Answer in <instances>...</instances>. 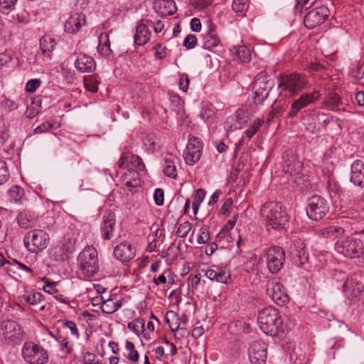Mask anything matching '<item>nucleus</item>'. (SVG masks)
<instances>
[{"label":"nucleus","instance_id":"f257e3e1","mask_svg":"<svg viewBox=\"0 0 364 364\" xmlns=\"http://www.w3.org/2000/svg\"><path fill=\"white\" fill-rule=\"evenodd\" d=\"M257 323L262 331L267 335L279 336L285 332L282 316L279 310L274 306H266L260 310Z\"/></svg>","mask_w":364,"mask_h":364},{"label":"nucleus","instance_id":"f03ea898","mask_svg":"<svg viewBox=\"0 0 364 364\" xmlns=\"http://www.w3.org/2000/svg\"><path fill=\"white\" fill-rule=\"evenodd\" d=\"M260 215L268 230H282L285 228L289 220L286 210L276 201L264 203L260 209Z\"/></svg>","mask_w":364,"mask_h":364},{"label":"nucleus","instance_id":"7ed1b4c3","mask_svg":"<svg viewBox=\"0 0 364 364\" xmlns=\"http://www.w3.org/2000/svg\"><path fill=\"white\" fill-rule=\"evenodd\" d=\"M77 261L86 280L90 279L99 270L97 252L94 247H85L79 254Z\"/></svg>","mask_w":364,"mask_h":364},{"label":"nucleus","instance_id":"20e7f679","mask_svg":"<svg viewBox=\"0 0 364 364\" xmlns=\"http://www.w3.org/2000/svg\"><path fill=\"white\" fill-rule=\"evenodd\" d=\"M50 237L43 230H32L26 232L23 237V244L26 250L38 254L44 250L48 245Z\"/></svg>","mask_w":364,"mask_h":364},{"label":"nucleus","instance_id":"39448f33","mask_svg":"<svg viewBox=\"0 0 364 364\" xmlns=\"http://www.w3.org/2000/svg\"><path fill=\"white\" fill-rule=\"evenodd\" d=\"M279 87L288 92L290 96L299 94L308 84L306 77L296 73L283 75L279 77Z\"/></svg>","mask_w":364,"mask_h":364},{"label":"nucleus","instance_id":"423d86ee","mask_svg":"<svg viewBox=\"0 0 364 364\" xmlns=\"http://www.w3.org/2000/svg\"><path fill=\"white\" fill-rule=\"evenodd\" d=\"M274 82L266 73L262 72L255 77L252 85L253 100L255 104H262L269 96Z\"/></svg>","mask_w":364,"mask_h":364},{"label":"nucleus","instance_id":"0eeeda50","mask_svg":"<svg viewBox=\"0 0 364 364\" xmlns=\"http://www.w3.org/2000/svg\"><path fill=\"white\" fill-rule=\"evenodd\" d=\"M22 356L29 364H46L48 361L47 350L33 342H26L21 350Z\"/></svg>","mask_w":364,"mask_h":364},{"label":"nucleus","instance_id":"6e6552de","mask_svg":"<svg viewBox=\"0 0 364 364\" xmlns=\"http://www.w3.org/2000/svg\"><path fill=\"white\" fill-rule=\"evenodd\" d=\"M0 336L7 345H15L23 340L24 333L17 322L8 320L1 323Z\"/></svg>","mask_w":364,"mask_h":364},{"label":"nucleus","instance_id":"1a4fd4ad","mask_svg":"<svg viewBox=\"0 0 364 364\" xmlns=\"http://www.w3.org/2000/svg\"><path fill=\"white\" fill-rule=\"evenodd\" d=\"M306 211L311 220L318 221L323 219L328 213L329 204L322 196L314 195L308 199Z\"/></svg>","mask_w":364,"mask_h":364},{"label":"nucleus","instance_id":"9d476101","mask_svg":"<svg viewBox=\"0 0 364 364\" xmlns=\"http://www.w3.org/2000/svg\"><path fill=\"white\" fill-rule=\"evenodd\" d=\"M364 243L358 238L346 237L338 240L335 245V250L346 257H359L363 253Z\"/></svg>","mask_w":364,"mask_h":364},{"label":"nucleus","instance_id":"9b49d317","mask_svg":"<svg viewBox=\"0 0 364 364\" xmlns=\"http://www.w3.org/2000/svg\"><path fill=\"white\" fill-rule=\"evenodd\" d=\"M266 293L276 304L280 306L286 305L290 299L286 288L277 278L267 281Z\"/></svg>","mask_w":364,"mask_h":364},{"label":"nucleus","instance_id":"f8f14e48","mask_svg":"<svg viewBox=\"0 0 364 364\" xmlns=\"http://www.w3.org/2000/svg\"><path fill=\"white\" fill-rule=\"evenodd\" d=\"M330 16V10L325 6L310 10L304 18V23L309 29H313L323 23Z\"/></svg>","mask_w":364,"mask_h":364},{"label":"nucleus","instance_id":"ddd939ff","mask_svg":"<svg viewBox=\"0 0 364 364\" xmlns=\"http://www.w3.org/2000/svg\"><path fill=\"white\" fill-rule=\"evenodd\" d=\"M364 291V285L356 278L348 279L342 286V291L344 293L346 302L351 305L360 299Z\"/></svg>","mask_w":364,"mask_h":364},{"label":"nucleus","instance_id":"4468645a","mask_svg":"<svg viewBox=\"0 0 364 364\" xmlns=\"http://www.w3.org/2000/svg\"><path fill=\"white\" fill-rule=\"evenodd\" d=\"M203 151L202 141L198 137L188 140L186 149L183 152V158L186 164L193 166L200 159Z\"/></svg>","mask_w":364,"mask_h":364},{"label":"nucleus","instance_id":"2eb2a0df","mask_svg":"<svg viewBox=\"0 0 364 364\" xmlns=\"http://www.w3.org/2000/svg\"><path fill=\"white\" fill-rule=\"evenodd\" d=\"M285 260V252L279 247H272L267 252V264L269 272L277 273L283 267Z\"/></svg>","mask_w":364,"mask_h":364},{"label":"nucleus","instance_id":"dca6fc26","mask_svg":"<svg viewBox=\"0 0 364 364\" xmlns=\"http://www.w3.org/2000/svg\"><path fill=\"white\" fill-rule=\"evenodd\" d=\"M75 240L65 235L53 249V256L56 261H65L75 250Z\"/></svg>","mask_w":364,"mask_h":364},{"label":"nucleus","instance_id":"f3484780","mask_svg":"<svg viewBox=\"0 0 364 364\" xmlns=\"http://www.w3.org/2000/svg\"><path fill=\"white\" fill-rule=\"evenodd\" d=\"M318 100V95L316 92L301 95L291 103L290 110L288 112L289 117H295L300 110L315 103Z\"/></svg>","mask_w":364,"mask_h":364},{"label":"nucleus","instance_id":"a211bd4d","mask_svg":"<svg viewBox=\"0 0 364 364\" xmlns=\"http://www.w3.org/2000/svg\"><path fill=\"white\" fill-rule=\"evenodd\" d=\"M248 356L252 364H264L267 359V345L256 341L252 342L248 350Z\"/></svg>","mask_w":364,"mask_h":364},{"label":"nucleus","instance_id":"6ab92c4d","mask_svg":"<svg viewBox=\"0 0 364 364\" xmlns=\"http://www.w3.org/2000/svg\"><path fill=\"white\" fill-rule=\"evenodd\" d=\"M127 167L129 169H134L138 171H142L145 169V166L142 161V159L137 155L132 154L126 149H124L119 161V167L122 168L123 167Z\"/></svg>","mask_w":364,"mask_h":364},{"label":"nucleus","instance_id":"aec40b11","mask_svg":"<svg viewBox=\"0 0 364 364\" xmlns=\"http://www.w3.org/2000/svg\"><path fill=\"white\" fill-rule=\"evenodd\" d=\"M292 261L297 267H301L309 259V254L305 250V245L301 240H296L290 247Z\"/></svg>","mask_w":364,"mask_h":364},{"label":"nucleus","instance_id":"412c9836","mask_svg":"<svg viewBox=\"0 0 364 364\" xmlns=\"http://www.w3.org/2000/svg\"><path fill=\"white\" fill-rule=\"evenodd\" d=\"M149 19L141 20L136 27V32L134 36V42L138 46H144L150 39L151 32L148 28L152 24Z\"/></svg>","mask_w":364,"mask_h":364},{"label":"nucleus","instance_id":"4be33fe9","mask_svg":"<svg viewBox=\"0 0 364 364\" xmlns=\"http://www.w3.org/2000/svg\"><path fill=\"white\" fill-rule=\"evenodd\" d=\"M217 26L211 21L208 22V30L204 34L203 41V47L207 50L218 46L220 43V38L216 31Z\"/></svg>","mask_w":364,"mask_h":364},{"label":"nucleus","instance_id":"5701e85b","mask_svg":"<svg viewBox=\"0 0 364 364\" xmlns=\"http://www.w3.org/2000/svg\"><path fill=\"white\" fill-rule=\"evenodd\" d=\"M350 181L355 186L364 187V161L355 160L350 166Z\"/></svg>","mask_w":364,"mask_h":364},{"label":"nucleus","instance_id":"b1692460","mask_svg":"<svg viewBox=\"0 0 364 364\" xmlns=\"http://www.w3.org/2000/svg\"><path fill=\"white\" fill-rule=\"evenodd\" d=\"M86 18L82 13H74L65 23V31L69 33H76L80 28L85 26Z\"/></svg>","mask_w":364,"mask_h":364},{"label":"nucleus","instance_id":"393cba45","mask_svg":"<svg viewBox=\"0 0 364 364\" xmlns=\"http://www.w3.org/2000/svg\"><path fill=\"white\" fill-rule=\"evenodd\" d=\"M114 255L118 260L124 263L129 262L134 257L135 250L130 243L123 242L114 247Z\"/></svg>","mask_w":364,"mask_h":364},{"label":"nucleus","instance_id":"a878e982","mask_svg":"<svg viewBox=\"0 0 364 364\" xmlns=\"http://www.w3.org/2000/svg\"><path fill=\"white\" fill-rule=\"evenodd\" d=\"M115 215L114 213L109 212L103 216V220L101 225L102 237L105 240H109L114 235L115 229Z\"/></svg>","mask_w":364,"mask_h":364},{"label":"nucleus","instance_id":"bb28decb","mask_svg":"<svg viewBox=\"0 0 364 364\" xmlns=\"http://www.w3.org/2000/svg\"><path fill=\"white\" fill-rule=\"evenodd\" d=\"M249 118L248 112L246 109L240 108L235 112V117H229L225 122V127L228 131L238 129L242 128V125L247 122Z\"/></svg>","mask_w":364,"mask_h":364},{"label":"nucleus","instance_id":"cd10ccee","mask_svg":"<svg viewBox=\"0 0 364 364\" xmlns=\"http://www.w3.org/2000/svg\"><path fill=\"white\" fill-rule=\"evenodd\" d=\"M95 300H100L101 310L105 314H113L117 311L123 304V299L114 297L105 298L102 296Z\"/></svg>","mask_w":364,"mask_h":364},{"label":"nucleus","instance_id":"c85d7f7f","mask_svg":"<svg viewBox=\"0 0 364 364\" xmlns=\"http://www.w3.org/2000/svg\"><path fill=\"white\" fill-rule=\"evenodd\" d=\"M75 68L80 73H92L95 70V60L87 55H80L75 61Z\"/></svg>","mask_w":364,"mask_h":364},{"label":"nucleus","instance_id":"c756f323","mask_svg":"<svg viewBox=\"0 0 364 364\" xmlns=\"http://www.w3.org/2000/svg\"><path fill=\"white\" fill-rule=\"evenodd\" d=\"M205 277L211 281H215L222 284H228L230 280V273L222 269H208L205 274Z\"/></svg>","mask_w":364,"mask_h":364},{"label":"nucleus","instance_id":"7c9ffc66","mask_svg":"<svg viewBox=\"0 0 364 364\" xmlns=\"http://www.w3.org/2000/svg\"><path fill=\"white\" fill-rule=\"evenodd\" d=\"M139 172L134 169H128L122 173V181L127 188H137L141 185Z\"/></svg>","mask_w":364,"mask_h":364},{"label":"nucleus","instance_id":"2f4dec72","mask_svg":"<svg viewBox=\"0 0 364 364\" xmlns=\"http://www.w3.org/2000/svg\"><path fill=\"white\" fill-rule=\"evenodd\" d=\"M56 45L55 40L50 36H44L40 39L41 55L50 60Z\"/></svg>","mask_w":364,"mask_h":364},{"label":"nucleus","instance_id":"473e14b6","mask_svg":"<svg viewBox=\"0 0 364 364\" xmlns=\"http://www.w3.org/2000/svg\"><path fill=\"white\" fill-rule=\"evenodd\" d=\"M154 8L158 9L164 16H171L174 14L177 8L173 0H157L154 2Z\"/></svg>","mask_w":364,"mask_h":364},{"label":"nucleus","instance_id":"72a5a7b5","mask_svg":"<svg viewBox=\"0 0 364 364\" xmlns=\"http://www.w3.org/2000/svg\"><path fill=\"white\" fill-rule=\"evenodd\" d=\"M44 296L38 291L26 292L21 297V301L33 306H38L43 303Z\"/></svg>","mask_w":364,"mask_h":364},{"label":"nucleus","instance_id":"f704fd0d","mask_svg":"<svg viewBox=\"0 0 364 364\" xmlns=\"http://www.w3.org/2000/svg\"><path fill=\"white\" fill-rule=\"evenodd\" d=\"M16 220L20 228L23 229L32 228L36 222L33 215L31 212L27 210L19 213Z\"/></svg>","mask_w":364,"mask_h":364},{"label":"nucleus","instance_id":"c9c22d12","mask_svg":"<svg viewBox=\"0 0 364 364\" xmlns=\"http://www.w3.org/2000/svg\"><path fill=\"white\" fill-rule=\"evenodd\" d=\"M178 159L170 155L168 158H164V173L167 176L175 178L177 176L176 163Z\"/></svg>","mask_w":364,"mask_h":364},{"label":"nucleus","instance_id":"e433bc0d","mask_svg":"<svg viewBox=\"0 0 364 364\" xmlns=\"http://www.w3.org/2000/svg\"><path fill=\"white\" fill-rule=\"evenodd\" d=\"M344 232V229L338 225H330L320 230L321 235L331 240L337 239L343 235Z\"/></svg>","mask_w":364,"mask_h":364},{"label":"nucleus","instance_id":"4c0bfd02","mask_svg":"<svg viewBox=\"0 0 364 364\" xmlns=\"http://www.w3.org/2000/svg\"><path fill=\"white\" fill-rule=\"evenodd\" d=\"M97 51L102 55L107 56L111 53L110 42L107 33H102L98 38Z\"/></svg>","mask_w":364,"mask_h":364},{"label":"nucleus","instance_id":"58836bf2","mask_svg":"<svg viewBox=\"0 0 364 364\" xmlns=\"http://www.w3.org/2000/svg\"><path fill=\"white\" fill-rule=\"evenodd\" d=\"M301 120L306 130L311 133H316L318 131L316 124L317 117L314 114L305 112Z\"/></svg>","mask_w":364,"mask_h":364},{"label":"nucleus","instance_id":"ea45409f","mask_svg":"<svg viewBox=\"0 0 364 364\" xmlns=\"http://www.w3.org/2000/svg\"><path fill=\"white\" fill-rule=\"evenodd\" d=\"M144 146L151 151L159 148V140L154 134H148L144 139Z\"/></svg>","mask_w":364,"mask_h":364},{"label":"nucleus","instance_id":"a19ab883","mask_svg":"<svg viewBox=\"0 0 364 364\" xmlns=\"http://www.w3.org/2000/svg\"><path fill=\"white\" fill-rule=\"evenodd\" d=\"M166 321L168 324L172 331L179 330L180 323H176L175 320H179L178 315L173 311H167L166 316Z\"/></svg>","mask_w":364,"mask_h":364},{"label":"nucleus","instance_id":"79ce46f5","mask_svg":"<svg viewBox=\"0 0 364 364\" xmlns=\"http://www.w3.org/2000/svg\"><path fill=\"white\" fill-rule=\"evenodd\" d=\"M341 102V99L338 94H331L324 102L323 105L330 110H336Z\"/></svg>","mask_w":364,"mask_h":364},{"label":"nucleus","instance_id":"37998d69","mask_svg":"<svg viewBox=\"0 0 364 364\" xmlns=\"http://www.w3.org/2000/svg\"><path fill=\"white\" fill-rule=\"evenodd\" d=\"M153 282L156 285H159V283L164 284H172L174 283L173 273L170 270H166L163 274L159 275L157 278H154Z\"/></svg>","mask_w":364,"mask_h":364},{"label":"nucleus","instance_id":"c03bdc74","mask_svg":"<svg viewBox=\"0 0 364 364\" xmlns=\"http://www.w3.org/2000/svg\"><path fill=\"white\" fill-rule=\"evenodd\" d=\"M10 200L12 202H19L24 196V191L18 186H14L9 190Z\"/></svg>","mask_w":364,"mask_h":364},{"label":"nucleus","instance_id":"a18cd8bd","mask_svg":"<svg viewBox=\"0 0 364 364\" xmlns=\"http://www.w3.org/2000/svg\"><path fill=\"white\" fill-rule=\"evenodd\" d=\"M264 123V120L261 119H256L253 121L252 124L245 132V134L250 139L260 129Z\"/></svg>","mask_w":364,"mask_h":364},{"label":"nucleus","instance_id":"49530a36","mask_svg":"<svg viewBox=\"0 0 364 364\" xmlns=\"http://www.w3.org/2000/svg\"><path fill=\"white\" fill-rule=\"evenodd\" d=\"M125 348L129 352L127 358L132 362H137L139 360L138 351L135 349L134 344L128 340L125 342Z\"/></svg>","mask_w":364,"mask_h":364},{"label":"nucleus","instance_id":"de8ad7c7","mask_svg":"<svg viewBox=\"0 0 364 364\" xmlns=\"http://www.w3.org/2000/svg\"><path fill=\"white\" fill-rule=\"evenodd\" d=\"M128 328L132 330L135 333L145 331V320L144 318H136L128 323Z\"/></svg>","mask_w":364,"mask_h":364},{"label":"nucleus","instance_id":"09e8293b","mask_svg":"<svg viewBox=\"0 0 364 364\" xmlns=\"http://www.w3.org/2000/svg\"><path fill=\"white\" fill-rule=\"evenodd\" d=\"M238 60L242 63H247L251 60V51L246 46H240L237 50Z\"/></svg>","mask_w":364,"mask_h":364},{"label":"nucleus","instance_id":"8fccbe9b","mask_svg":"<svg viewBox=\"0 0 364 364\" xmlns=\"http://www.w3.org/2000/svg\"><path fill=\"white\" fill-rule=\"evenodd\" d=\"M18 0H0V12L9 14L14 10Z\"/></svg>","mask_w":364,"mask_h":364},{"label":"nucleus","instance_id":"3c124183","mask_svg":"<svg viewBox=\"0 0 364 364\" xmlns=\"http://www.w3.org/2000/svg\"><path fill=\"white\" fill-rule=\"evenodd\" d=\"M191 228L192 224L190 222L183 223L178 225L176 234L179 237H186Z\"/></svg>","mask_w":364,"mask_h":364},{"label":"nucleus","instance_id":"603ef678","mask_svg":"<svg viewBox=\"0 0 364 364\" xmlns=\"http://www.w3.org/2000/svg\"><path fill=\"white\" fill-rule=\"evenodd\" d=\"M62 328L63 329H69L71 335L75 338H78L80 333L77 327L76 323L73 321H66L63 322Z\"/></svg>","mask_w":364,"mask_h":364},{"label":"nucleus","instance_id":"864d4df0","mask_svg":"<svg viewBox=\"0 0 364 364\" xmlns=\"http://www.w3.org/2000/svg\"><path fill=\"white\" fill-rule=\"evenodd\" d=\"M296 11L301 13L303 9H310L317 0H296Z\"/></svg>","mask_w":364,"mask_h":364},{"label":"nucleus","instance_id":"5fc2aeb1","mask_svg":"<svg viewBox=\"0 0 364 364\" xmlns=\"http://www.w3.org/2000/svg\"><path fill=\"white\" fill-rule=\"evenodd\" d=\"M249 0H233L232 8L236 13H243L247 9Z\"/></svg>","mask_w":364,"mask_h":364},{"label":"nucleus","instance_id":"6e6d98bb","mask_svg":"<svg viewBox=\"0 0 364 364\" xmlns=\"http://www.w3.org/2000/svg\"><path fill=\"white\" fill-rule=\"evenodd\" d=\"M11 18V21L16 22L18 23L26 24L29 22V16L24 11L16 14V15L12 16Z\"/></svg>","mask_w":364,"mask_h":364},{"label":"nucleus","instance_id":"4d7b16f0","mask_svg":"<svg viewBox=\"0 0 364 364\" xmlns=\"http://www.w3.org/2000/svg\"><path fill=\"white\" fill-rule=\"evenodd\" d=\"M9 178V171L4 161L0 159V185L6 183Z\"/></svg>","mask_w":364,"mask_h":364},{"label":"nucleus","instance_id":"13d9d810","mask_svg":"<svg viewBox=\"0 0 364 364\" xmlns=\"http://www.w3.org/2000/svg\"><path fill=\"white\" fill-rule=\"evenodd\" d=\"M209 237L210 235L208 228L205 226L200 228L197 237L198 243L200 245L205 244L209 240Z\"/></svg>","mask_w":364,"mask_h":364},{"label":"nucleus","instance_id":"bf43d9fd","mask_svg":"<svg viewBox=\"0 0 364 364\" xmlns=\"http://www.w3.org/2000/svg\"><path fill=\"white\" fill-rule=\"evenodd\" d=\"M43 282L45 283L43 289L50 294H54L58 292V290L56 289V283L53 282H50L48 279L43 278Z\"/></svg>","mask_w":364,"mask_h":364},{"label":"nucleus","instance_id":"052dcab7","mask_svg":"<svg viewBox=\"0 0 364 364\" xmlns=\"http://www.w3.org/2000/svg\"><path fill=\"white\" fill-rule=\"evenodd\" d=\"M41 81L39 79H31L26 85V90L28 92L33 93L41 86Z\"/></svg>","mask_w":364,"mask_h":364},{"label":"nucleus","instance_id":"680f3d73","mask_svg":"<svg viewBox=\"0 0 364 364\" xmlns=\"http://www.w3.org/2000/svg\"><path fill=\"white\" fill-rule=\"evenodd\" d=\"M327 189L331 198H335L339 192V186L335 181L331 180L328 181Z\"/></svg>","mask_w":364,"mask_h":364},{"label":"nucleus","instance_id":"e2e57ef3","mask_svg":"<svg viewBox=\"0 0 364 364\" xmlns=\"http://www.w3.org/2000/svg\"><path fill=\"white\" fill-rule=\"evenodd\" d=\"M197 44V38L193 34L188 35L184 39L183 45L188 49H192Z\"/></svg>","mask_w":364,"mask_h":364},{"label":"nucleus","instance_id":"0e129e2a","mask_svg":"<svg viewBox=\"0 0 364 364\" xmlns=\"http://www.w3.org/2000/svg\"><path fill=\"white\" fill-rule=\"evenodd\" d=\"M58 341L60 342L61 350L63 351L65 354H70L73 348L69 344L68 338H61L60 336Z\"/></svg>","mask_w":364,"mask_h":364},{"label":"nucleus","instance_id":"69168bd1","mask_svg":"<svg viewBox=\"0 0 364 364\" xmlns=\"http://www.w3.org/2000/svg\"><path fill=\"white\" fill-rule=\"evenodd\" d=\"M154 51V57L156 59L162 60L166 55V48L162 47L161 44H158L153 48Z\"/></svg>","mask_w":364,"mask_h":364},{"label":"nucleus","instance_id":"338daca9","mask_svg":"<svg viewBox=\"0 0 364 364\" xmlns=\"http://www.w3.org/2000/svg\"><path fill=\"white\" fill-rule=\"evenodd\" d=\"M154 200L157 205H162L164 201V193L161 188H156L154 194Z\"/></svg>","mask_w":364,"mask_h":364},{"label":"nucleus","instance_id":"774afa93","mask_svg":"<svg viewBox=\"0 0 364 364\" xmlns=\"http://www.w3.org/2000/svg\"><path fill=\"white\" fill-rule=\"evenodd\" d=\"M83 361V364H97L98 363L96 355L89 351L84 354Z\"/></svg>","mask_w":364,"mask_h":364}]
</instances>
